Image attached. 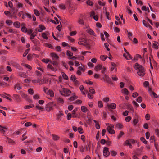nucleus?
<instances>
[{
    "label": "nucleus",
    "instance_id": "f03ea898",
    "mask_svg": "<svg viewBox=\"0 0 159 159\" xmlns=\"http://www.w3.org/2000/svg\"><path fill=\"white\" fill-rule=\"evenodd\" d=\"M55 105L56 104L54 102H51L46 105V110L48 111H50L51 110H52V107Z\"/></svg>",
    "mask_w": 159,
    "mask_h": 159
},
{
    "label": "nucleus",
    "instance_id": "2eb2a0df",
    "mask_svg": "<svg viewBox=\"0 0 159 159\" xmlns=\"http://www.w3.org/2000/svg\"><path fill=\"white\" fill-rule=\"evenodd\" d=\"M47 68L53 71H56L57 70V69L55 67H53L51 65L48 64L47 66Z\"/></svg>",
    "mask_w": 159,
    "mask_h": 159
},
{
    "label": "nucleus",
    "instance_id": "c85d7f7f",
    "mask_svg": "<svg viewBox=\"0 0 159 159\" xmlns=\"http://www.w3.org/2000/svg\"><path fill=\"white\" fill-rule=\"evenodd\" d=\"M89 91L90 93L93 94H94L95 93L94 89L92 87H90L89 88Z\"/></svg>",
    "mask_w": 159,
    "mask_h": 159
},
{
    "label": "nucleus",
    "instance_id": "dca6fc26",
    "mask_svg": "<svg viewBox=\"0 0 159 159\" xmlns=\"http://www.w3.org/2000/svg\"><path fill=\"white\" fill-rule=\"evenodd\" d=\"M15 89H16L17 90H20L22 89V86L20 85L19 84L17 83L14 86Z\"/></svg>",
    "mask_w": 159,
    "mask_h": 159
},
{
    "label": "nucleus",
    "instance_id": "4468645a",
    "mask_svg": "<svg viewBox=\"0 0 159 159\" xmlns=\"http://www.w3.org/2000/svg\"><path fill=\"white\" fill-rule=\"evenodd\" d=\"M107 106L109 108L115 109L116 107V105L114 103H112L111 104H107Z\"/></svg>",
    "mask_w": 159,
    "mask_h": 159
},
{
    "label": "nucleus",
    "instance_id": "338daca9",
    "mask_svg": "<svg viewBox=\"0 0 159 159\" xmlns=\"http://www.w3.org/2000/svg\"><path fill=\"white\" fill-rule=\"evenodd\" d=\"M87 94L88 97L90 99H92L93 98V96L92 95H91L90 93H89V92H88Z\"/></svg>",
    "mask_w": 159,
    "mask_h": 159
},
{
    "label": "nucleus",
    "instance_id": "79ce46f5",
    "mask_svg": "<svg viewBox=\"0 0 159 159\" xmlns=\"http://www.w3.org/2000/svg\"><path fill=\"white\" fill-rule=\"evenodd\" d=\"M33 98L35 100L38 99L40 98L39 95L38 94H35L34 95Z\"/></svg>",
    "mask_w": 159,
    "mask_h": 159
},
{
    "label": "nucleus",
    "instance_id": "aec40b11",
    "mask_svg": "<svg viewBox=\"0 0 159 159\" xmlns=\"http://www.w3.org/2000/svg\"><path fill=\"white\" fill-rule=\"evenodd\" d=\"M52 56L53 59L54 60H57L58 58V56L55 53H52L51 54Z\"/></svg>",
    "mask_w": 159,
    "mask_h": 159
},
{
    "label": "nucleus",
    "instance_id": "f704fd0d",
    "mask_svg": "<svg viewBox=\"0 0 159 159\" xmlns=\"http://www.w3.org/2000/svg\"><path fill=\"white\" fill-rule=\"evenodd\" d=\"M86 3L88 5L91 6H92L93 5V2L89 0L87 1Z\"/></svg>",
    "mask_w": 159,
    "mask_h": 159
},
{
    "label": "nucleus",
    "instance_id": "e2e57ef3",
    "mask_svg": "<svg viewBox=\"0 0 159 159\" xmlns=\"http://www.w3.org/2000/svg\"><path fill=\"white\" fill-rule=\"evenodd\" d=\"M144 86L145 87H147L149 86V82L147 81H145L143 83Z\"/></svg>",
    "mask_w": 159,
    "mask_h": 159
},
{
    "label": "nucleus",
    "instance_id": "ddd939ff",
    "mask_svg": "<svg viewBox=\"0 0 159 159\" xmlns=\"http://www.w3.org/2000/svg\"><path fill=\"white\" fill-rule=\"evenodd\" d=\"M52 139L54 141H57L60 139L59 136L54 134L52 135Z\"/></svg>",
    "mask_w": 159,
    "mask_h": 159
},
{
    "label": "nucleus",
    "instance_id": "423d86ee",
    "mask_svg": "<svg viewBox=\"0 0 159 159\" xmlns=\"http://www.w3.org/2000/svg\"><path fill=\"white\" fill-rule=\"evenodd\" d=\"M103 153L104 156H107L109 155L110 152L108 148L105 147L103 148Z\"/></svg>",
    "mask_w": 159,
    "mask_h": 159
},
{
    "label": "nucleus",
    "instance_id": "6e6552de",
    "mask_svg": "<svg viewBox=\"0 0 159 159\" xmlns=\"http://www.w3.org/2000/svg\"><path fill=\"white\" fill-rule=\"evenodd\" d=\"M103 78L105 81H106L107 83H110L111 82V79L108 76L106 75H104V76Z\"/></svg>",
    "mask_w": 159,
    "mask_h": 159
},
{
    "label": "nucleus",
    "instance_id": "a18cd8bd",
    "mask_svg": "<svg viewBox=\"0 0 159 159\" xmlns=\"http://www.w3.org/2000/svg\"><path fill=\"white\" fill-rule=\"evenodd\" d=\"M107 57V56L102 55L100 56V58L102 61H105Z\"/></svg>",
    "mask_w": 159,
    "mask_h": 159
},
{
    "label": "nucleus",
    "instance_id": "b1692460",
    "mask_svg": "<svg viewBox=\"0 0 159 159\" xmlns=\"http://www.w3.org/2000/svg\"><path fill=\"white\" fill-rule=\"evenodd\" d=\"M37 34V32H35L32 33L31 34V36L30 38V39L31 40H32V39H34V37L36 36Z\"/></svg>",
    "mask_w": 159,
    "mask_h": 159
},
{
    "label": "nucleus",
    "instance_id": "c9c22d12",
    "mask_svg": "<svg viewBox=\"0 0 159 159\" xmlns=\"http://www.w3.org/2000/svg\"><path fill=\"white\" fill-rule=\"evenodd\" d=\"M42 37L44 39H48V37L47 36V34L45 33H43L42 34Z\"/></svg>",
    "mask_w": 159,
    "mask_h": 159
},
{
    "label": "nucleus",
    "instance_id": "69168bd1",
    "mask_svg": "<svg viewBox=\"0 0 159 159\" xmlns=\"http://www.w3.org/2000/svg\"><path fill=\"white\" fill-rule=\"evenodd\" d=\"M51 63L54 66H57L58 65V63L56 61H51Z\"/></svg>",
    "mask_w": 159,
    "mask_h": 159
},
{
    "label": "nucleus",
    "instance_id": "4d7b16f0",
    "mask_svg": "<svg viewBox=\"0 0 159 159\" xmlns=\"http://www.w3.org/2000/svg\"><path fill=\"white\" fill-rule=\"evenodd\" d=\"M117 154L116 152L114 150H112L111 152V154L112 156H115Z\"/></svg>",
    "mask_w": 159,
    "mask_h": 159
},
{
    "label": "nucleus",
    "instance_id": "72a5a7b5",
    "mask_svg": "<svg viewBox=\"0 0 159 159\" xmlns=\"http://www.w3.org/2000/svg\"><path fill=\"white\" fill-rule=\"evenodd\" d=\"M38 110H43V108L40 106L39 104H37L36 105L35 107Z\"/></svg>",
    "mask_w": 159,
    "mask_h": 159
},
{
    "label": "nucleus",
    "instance_id": "c756f323",
    "mask_svg": "<svg viewBox=\"0 0 159 159\" xmlns=\"http://www.w3.org/2000/svg\"><path fill=\"white\" fill-rule=\"evenodd\" d=\"M61 75L63 78L66 80H67L68 79V77L67 75L63 72H61Z\"/></svg>",
    "mask_w": 159,
    "mask_h": 159
},
{
    "label": "nucleus",
    "instance_id": "864d4df0",
    "mask_svg": "<svg viewBox=\"0 0 159 159\" xmlns=\"http://www.w3.org/2000/svg\"><path fill=\"white\" fill-rule=\"evenodd\" d=\"M21 30L24 32H26L27 31V30L25 27L23 26L21 28Z\"/></svg>",
    "mask_w": 159,
    "mask_h": 159
},
{
    "label": "nucleus",
    "instance_id": "58836bf2",
    "mask_svg": "<svg viewBox=\"0 0 159 159\" xmlns=\"http://www.w3.org/2000/svg\"><path fill=\"white\" fill-rule=\"evenodd\" d=\"M34 14L37 16H38L39 15V13L37 9H34Z\"/></svg>",
    "mask_w": 159,
    "mask_h": 159
},
{
    "label": "nucleus",
    "instance_id": "6ab92c4d",
    "mask_svg": "<svg viewBox=\"0 0 159 159\" xmlns=\"http://www.w3.org/2000/svg\"><path fill=\"white\" fill-rule=\"evenodd\" d=\"M81 66H80V71H82V72H84L85 70L86 66H84L81 63ZM81 74V72H80V74Z\"/></svg>",
    "mask_w": 159,
    "mask_h": 159
},
{
    "label": "nucleus",
    "instance_id": "9b49d317",
    "mask_svg": "<svg viewBox=\"0 0 159 159\" xmlns=\"http://www.w3.org/2000/svg\"><path fill=\"white\" fill-rule=\"evenodd\" d=\"M63 114L61 111H59L57 115V120H61Z\"/></svg>",
    "mask_w": 159,
    "mask_h": 159
},
{
    "label": "nucleus",
    "instance_id": "39448f33",
    "mask_svg": "<svg viewBox=\"0 0 159 159\" xmlns=\"http://www.w3.org/2000/svg\"><path fill=\"white\" fill-rule=\"evenodd\" d=\"M11 65L15 67L16 68L22 70V67L17 63L13 61L11 62L10 63Z\"/></svg>",
    "mask_w": 159,
    "mask_h": 159
},
{
    "label": "nucleus",
    "instance_id": "774afa93",
    "mask_svg": "<svg viewBox=\"0 0 159 159\" xmlns=\"http://www.w3.org/2000/svg\"><path fill=\"white\" fill-rule=\"evenodd\" d=\"M109 100V99L108 97H106L103 98V101L105 102H107Z\"/></svg>",
    "mask_w": 159,
    "mask_h": 159
},
{
    "label": "nucleus",
    "instance_id": "cd10ccee",
    "mask_svg": "<svg viewBox=\"0 0 159 159\" xmlns=\"http://www.w3.org/2000/svg\"><path fill=\"white\" fill-rule=\"evenodd\" d=\"M47 94L49 95L51 97H53L54 96V93L53 91L50 89L48 93H47Z\"/></svg>",
    "mask_w": 159,
    "mask_h": 159
},
{
    "label": "nucleus",
    "instance_id": "a211bd4d",
    "mask_svg": "<svg viewBox=\"0 0 159 159\" xmlns=\"http://www.w3.org/2000/svg\"><path fill=\"white\" fill-rule=\"evenodd\" d=\"M18 74L20 76L22 77L26 78L27 76L26 73L24 72H20L18 73Z\"/></svg>",
    "mask_w": 159,
    "mask_h": 159
},
{
    "label": "nucleus",
    "instance_id": "a19ab883",
    "mask_svg": "<svg viewBox=\"0 0 159 159\" xmlns=\"http://www.w3.org/2000/svg\"><path fill=\"white\" fill-rule=\"evenodd\" d=\"M9 32L11 33H16V31L14 29H10L8 30Z\"/></svg>",
    "mask_w": 159,
    "mask_h": 159
},
{
    "label": "nucleus",
    "instance_id": "37998d69",
    "mask_svg": "<svg viewBox=\"0 0 159 159\" xmlns=\"http://www.w3.org/2000/svg\"><path fill=\"white\" fill-rule=\"evenodd\" d=\"M141 140L143 142L144 144H146L147 143V142L145 139V138L143 137H141L140 138Z\"/></svg>",
    "mask_w": 159,
    "mask_h": 159
},
{
    "label": "nucleus",
    "instance_id": "5701e85b",
    "mask_svg": "<svg viewBox=\"0 0 159 159\" xmlns=\"http://www.w3.org/2000/svg\"><path fill=\"white\" fill-rule=\"evenodd\" d=\"M14 26L17 28H19L20 26V23L18 21H16L13 23Z\"/></svg>",
    "mask_w": 159,
    "mask_h": 159
},
{
    "label": "nucleus",
    "instance_id": "c03bdc74",
    "mask_svg": "<svg viewBox=\"0 0 159 159\" xmlns=\"http://www.w3.org/2000/svg\"><path fill=\"white\" fill-rule=\"evenodd\" d=\"M6 23L8 24V25H10L12 24V22L10 20H6Z\"/></svg>",
    "mask_w": 159,
    "mask_h": 159
},
{
    "label": "nucleus",
    "instance_id": "8fccbe9b",
    "mask_svg": "<svg viewBox=\"0 0 159 159\" xmlns=\"http://www.w3.org/2000/svg\"><path fill=\"white\" fill-rule=\"evenodd\" d=\"M150 95L152 97V95L154 97L157 98L158 97V96L155 93L153 92H152V93H151Z\"/></svg>",
    "mask_w": 159,
    "mask_h": 159
},
{
    "label": "nucleus",
    "instance_id": "473e14b6",
    "mask_svg": "<svg viewBox=\"0 0 159 159\" xmlns=\"http://www.w3.org/2000/svg\"><path fill=\"white\" fill-rule=\"evenodd\" d=\"M98 106L99 108H102L103 107V105L102 101H99L98 102Z\"/></svg>",
    "mask_w": 159,
    "mask_h": 159
},
{
    "label": "nucleus",
    "instance_id": "13d9d810",
    "mask_svg": "<svg viewBox=\"0 0 159 159\" xmlns=\"http://www.w3.org/2000/svg\"><path fill=\"white\" fill-rule=\"evenodd\" d=\"M56 51L58 52H60L61 51V48L59 46H56Z\"/></svg>",
    "mask_w": 159,
    "mask_h": 159
},
{
    "label": "nucleus",
    "instance_id": "412c9836",
    "mask_svg": "<svg viewBox=\"0 0 159 159\" xmlns=\"http://www.w3.org/2000/svg\"><path fill=\"white\" fill-rule=\"evenodd\" d=\"M102 67L101 65H98L95 67V70L97 71H98L99 70L102 69Z\"/></svg>",
    "mask_w": 159,
    "mask_h": 159
},
{
    "label": "nucleus",
    "instance_id": "bb28decb",
    "mask_svg": "<svg viewBox=\"0 0 159 159\" xmlns=\"http://www.w3.org/2000/svg\"><path fill=\"white\" fill-rule=\"evenodd\" d=\"M57 102L59 103L63 104L64 102L63 100L61 98H58L57 99Z\"/></svg>",
    "mask_w": 159,
    "mask_h": 159
},
{
    "label": "nucleus",
    "instance_id": "0eeeda50",
    "mask_svg": "<svg viewBox=\"0 0 159 159\" xmlns=\"http://www.w3.org/2000/svg\"><path fill=\"white\" fill-rule=\"evenodd\" d=\"M86 31L89 34L93 35L94 36H96V34L94 33L93 31L90 28H88L86 30Z\"/></svg>",
    "mask_w": 159,
    "mask_h": 159
},
{
    "label": "nucleus",
    "instance_id": "680f3d73",
    "mask_svg": "<svg viewBox=\"0 0 159 159\" xmlns=\"http://www.w3.org/2000/svg\"><path fill=\"white\" fill-rule=\"evenodd\" d=\"M105 14L107 19L109 20H110L111 19V18H110L109 16L110 15L109 12H106Z\"/></svg>",
    "mask_w": 159,
    "mask_h": 159
},
{
    "label": "nucleus",
    "instance_id": "20e7f679",
    "mask_svg": "<svg viewBox=\"0 0 159 159\" xmlns=\"http://www.w3.org/2000/svg\"><path fill=\"white\" fill-rule=\"evenodd\" d=\"M63 92V93L62 92V93H61V91H60V93H61V94L65 96H69L70 95V94L71 93V91L67 89H64Z\"/></svg>",
    "mask_w": 159,
    "mask_h": 159
},
{
    "label": "nucleus",
    "instance_id": "a878e982",
    "mask_svg": "<svg viewBox=\"0 0 159 159\" xmlns=\"http://www.w3.org/2000/svg\"><path fill=\"white\" fill-rule=\"evenodd\" d=\"M34 107V104H30L28 105H26L25 106L24 108L25 109H30L31 108H33Z\"/></svg>",
    "mask_w": 159,
    "mask_h": 159
},
{
    "label": "nucleus",
    "instance_id": "ea45409f",
    "mask_svg": "<svg viewBox=\"0 0 159 159\" xmlns=\"http://www.w3.org/2000/svg\"><path fill=\"white\" fill-rule=\"evenodd\" d=\"M81 139L82 140L83 143H85L86 141L85 137L84 135H82L81 136Z\"/></svg>",
    "mask_w": 159,
    "mask_h": 159
},
{
    "label": "nucleus",
    "instance_id": "7c9ffc66",
    "mask_svg": "<svg viewBox=\"0 0 159 159\" xmlns=\"http://www.w3.org/2000/svg\"><path fill=\"white\" fill-rule=\"evenodd\" d=\"M77 98V97L75 95H74L73 96H72L70 98H69L68 100L70 101H72Z\"/></svg>",
    "mask_w": 159,
    "mask_h": 159
},
{
    "label": "nucleus",
    "instance_id": "f3484780",
    "mask_svg": "<svg viewBox=\"0 0 159 159\" xmlns=\"http://www.w3.org/2000/svg\"><path fill=\"white\" fill-rule=\"evenodd\" d=\"M107 130L109 133L111 134H113L115 133V131L111 128H110V127H107Z\"/></svg>",
    "mask_w": 159,
    "mask_h": 159
},
{
    "label": "nucleus",
    "instance_id": "9d476101",
    "mask_svg": "<svg viewBox=\"0 0 159 159\" xmlns=\"http://www.w3.org/2000/svg\"><path fill=\"white\" fill-rule=\"evenodd\" d=\"M70 79L75 82L76 85L78 84V81L76 80V78L75 75H72L70 77Z\"/></svg>",
    "mask_w": 159,
    "mask_h": 159
},
{
    "label": "nucleus",
    "instance_id": "7ed1b4c3",
    "mask_svg": "<svg viewBox=\"0 0 159 159\" xmlns=\"http://www.w3.org/2000/svg\"><path fill=\"white\" fill-rule=\"evenodd\" d=\"M82 44L85 46L87 48H90L89 45L88 43L87 40L84 38H80V45Z\"/></svg>",
    "mask_w": 159,
    "mask_h": 159
},
{
    "label": "nucleus",
    "instance_id": "393cba45",
    "mask_svg": "<svg viewBox=\"0 0 159 159\" xmlns=\"http://www.w3.org/2000/svg\"><path fill=\"white\" fill-rule=\"evenodd\" d=\"M122 92L125 95H128L129 92L126 88H124L122 90Z\"/></svg>",
    "mask_w": 159,
    "mask_h": 159
},
{
    "label": "nucleus",
    "instance_id": "4be33fe9",
    "mask_svg": "<svg viewBox=\"0 0 159 159\" xmlns=\"http://www.w3.org/2000/svg\"><path fill=\"white\" fill-rule=\"evenodd\" d=\"M81 109L82 111L84 113L86 112L88 110L87 107L84 106H82Z\"/></svg>",
    "mask_w": 159,
    "mask_h": 159
},
{
    "label": "nucleus",
    "instance_id": "6e6d98bb",
    "mask_svg": "<svg viewBox=\"0 0 159 159\" xmlns=\"http://www.w3.org/2000/svg\"><path fill=\"white\" fill-rule=\"evenodd\" d=\"M28 92L30 94H33L34 93L33 90L31 89H30L28 90Z\"/></svg>",
    "mask_w": 159,
    "mask_h": 159
},
{
    "label": "nucleus",
    "instance_id": "f8f14e48",
    "mask_svg": "<svg viewBox=\"0 0 159 159\" xmlns=\"http://www.w3.org/2000/svg\"><path fill=\"white\" fill-rule=\"evenodd\" d=\"M13 98L16 101L18 102H19L21 101L20 99L19 96L17 94H14L13 95Z\"/></svg>",
    "mask_w": 159,
    "mask_h": 159
},
{
    "label": "nucleus",
    "instance_id": "4c0bfd02",
    "mask_svg": "<svg viewBox=\"0 0 159 159\" xmlns=\"http://www.w3.org/2000/svg\"><path fill=\"white\" fill-rule=\"evenodd\" d=\"M116 126V127L119 129H121L123 127V125L120 123L117 124Z\"/></svg>",
    "mask_w": 159,
    "mask_h": 159
},
{
    "label": "nucleus",
    "instance_id": "3c124183",
    "mask_svg": "<svg viewBox=\"0 0 159 159\" xmlns=\"http://www.w3.org/2000/svg\"><path fill=\"white\" fill-rule=\"evenodd\" d=\"M81 91L82 94L84 95H85L86 94L88 93V91L87 90L85 89H84V91L81 90Z\"/></svg>",
    "mask_w": 159,
    "mask_h": 159
},
{
    "label": "nucleus",
    "instance_id": "5fc2aeb1",
    "mask_svg": "<svg viewBox=\"0 0 159 159\" xmlns=\"http://www.w3.org/2000/svg\"><path fill=\"white\" fill-rule=\"evenodd\" d=\"M138 58L142 59V57L140 55L136 54L135 57L134 59L135 60H137Z\"/></svg>",
    "mask_w": 159,
    "mask_h": 159
},
{
    "label": "nucleus",
    "instance_id": "1a4fd4ad",
    "mask_svg": "<svg viewBox=\"0 0 159 159\" xmlns=\"http://www.w3.org/2000/svg\"><path fill=\"white\" fill-rule=\"evenodd\" d=\"M124 56L125 57V58L127 60H129V59H132V57L129 54V52L127 53H124L123 54Z\"/></svg>",
    "mask_w": 159,
    "mask_h": 159
},
{
    "label": "nucleus",
    "instance_id": "2f4dec72",
    "mask_svg": "<svg viewBox=\"0 0 159 159\" xmlns=\"http://www.w3.org/2000/svg\"><path fill=\"white\" fill-rule=\"evenodd\" d=\"M66 54L68 56H69V57H70L73 55V53L67 50V51Z\"/></svg>",
    "mask_w": 159,
    "mask_h": 159
},
{
    "label": "nucleus",
    "instance_id": "0e129e2a",
    "mask_svg": "<svg viewBox=\"0 0 159 159\" xmlns=\"http://www.w3.org/2000/svg\"><path fill=\"white\" fill-rule=\"evenodd\" d=\"M131 119V118L130 116H127L125 117V120L127 122L129 121Z\"/></svg>",
    "mask_w": 159,
    "mask_h": 159
},
{
    "label": "nucleus",
    "instance_id": "bf43d9fd",
    "mask_svg": "<svg viewBox=\"0 0 159 159\" xmlns=\"http://www.w3.org/2000/svg\"><path fill=\"white\" fill-rule=\"evenodd\" d=\"M1 95L2 97H4V98H7V99H8V100H9L10 101H11V99L10 98H9V97H8L7 96H6L5 94H1Z\"/></svg>",
    "mask_w": 159,
    "mask_h": 159
},
{
    "label": "nucleus",
    "instance_id": "49530a36",
    "mask_svg": "<svg viewBox=\"0 0 159 159\" xmlns=\"http://www.w3.org/2000/svg\"><path fill=\"white\" fill-rule=\"evenodd\" d=\"M142 98L140 96L137 99V101L139 103H140L142 102Z\"/></svg>",
    "mask_w": 159,
    "mask_h": 159
},
{
    "label": "nucleus",
    "instance_id": "052dcab7",
    "mask_svg": "<svg viewBox=\"0 0 159 159\" xmlns=\"http://www.w3.org/2000/svg\"><path fill=\"white\" fill-rule=\"evenodd\" d=\"M72 128H73V130L75 131H77V129H78V131H79L80 132V127H78V128L77 129L76 127H75V126H73Z\"/></svg>",
    "mask_w": 159,
    "mask_h": 159
},
{
    "label": "nucleus",
    "instance_id": "e433bc0d",
    "mask_svg": "<svg viewBox=\"0 0 159 159\" xmlns=\"http://www.w3.org/2000/svg\"><path fill=\"white\" fill-rule=\"evenodd\" d=\"M124 133L123 131H120L118 136V139H120V138L122 137V136L124 135Z\"/></svg>",
    "mask_w": 159,
    "mask_h": 159
},
{
    "label": "nucleus",
    "instance_id": "603ef678",
    "mask_svg": "<svg viewBox=\"0 0 159 159\" xmlns=\"http://www.w3.org/2000/svg\"><path fill=\"white\" fill-rule=\"evenodd\" d=\"M155 130L156 135L157 137H159V129H155Z\"/></svg>",
    "mask_w": 159,
    "mask_h": 159
},
{
    "label": "nucleus",
    "instance_id": "09e8293b",
    "mask_svg": "<svg viewBox=\"0 0 159 159\" xmlns=\"http://www.w3.org/2000/svg\"><path fill=\"white\" fill-rule=\"evenodd\" d=\"M138 122V120L137 119H134L133 121V123L134 125L135 126L137 124Z\"/></svg>",
    "mask_w": 159,
    "mask_h": 159
},
{
    "label": "nucleus",
    "instance_id": "de8ad7c7",
    "mask_svg": "<svg viewBox=\"0 0 159 159\" xmlns=\"http://www.w3.org/2000/svg\"><path fill=\"white\" fill-rule=\"evenodd\" d=\"M59 7L60 9L63 10H64L66 8L65 5L62 4L59 5Z\"/></svg>",
    "mask_w": 159,
    "mask_h": 159
},
{
    "label": "nucleus",
    "instance_id": "f257e3e1",
    "mask_svg": "<svg viewBox=\"0 0 159 159\" xmlns=\"http://www.w3.org/2000/svg\"><path fill=\"white\" fill-rule=\"evenodd\" d=\"M134 68L136 69H138L139 71L137 72L138 74L141 76H143L145 75V71L144 68L141 65L136 63L134 66Z\"/></svg>",
    "mask_w": 159,
    "mask_h": 159
}]
</instances>
